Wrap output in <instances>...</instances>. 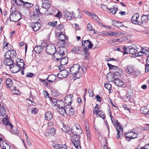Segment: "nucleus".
<instances>
[{"label":"nucleus","mask_w":149,"mask_h":149,"mask_svg":"<svg viewBox=\"0 0 149 149\" xmlns=\"http://www.w3.org/2000/svg\"><path fill=\"white\" fill-rule=\"evenodd\" d=\"M81 129L73 130L71 129V132L74 134L71 137V142L75 148L78 149H81L80 145V137L79 136L82 133Z\"/></svg>","instance_id":"1"},{"label":"nucleus","mask_w":149,"mask_h":149,"mask_svg":"<svg viewBox=\"0 0 149 149\" xmlns=\"http://www.w3.org/2000/svg\"><path fill=\"white\" fill-rule=\"evenodd\" d=\"M110 116L111 117L112 122L113 124L115 127L118 132L116 138L119 139L123 136V128L120 125L118 120H116L115 122L114 121V119L111 115V112H109Z\"/></svg>","instance_id":"2"},{"label":"nucleus","mask_w":149,"mask_h":149,"mask_svg":"<svg viewBox=\"0 0 149 149\" xmlns=\"http://www.w3.org/2000/svg\"><path fill=\"white\" fill-rule=\"evenodd\" d=\"M58 52H55L53 54V59L54 61H58L60 60L62 57L66 54L67 52V49L64 47H61L58 49Z\"/></svg>","instance_id":"3"},{"label":"nucleus","mask_w":149,"mask_h":149,"mask_svg":"<svg viewBox=\"0 0 149 149\" xmlns=\"http://www.w3.org/2000/svg\"><path fill=\"white\" fill-rule=\"evenodd\" d=\"M124 51V54H127L129 53L134 54L137 52V47L136 45H132L126 47L124 46L123 47Z\"/></svg>","instance_id":"4"},{"label":"nucleus","mask_w":149,"mask_h":149,"mask_svg":"<svg viewBox=\"0 0 149 149\" xmlns=\"http://www.w3.org/2000/svg\"><path fill=\"white\" fill-rule=\"evenodd\" d=\"M114 79L113 75H111L109 73L107 74V79L109 82L113 80L115 84L117 86L120 87L124 85V82L120 79Z\"/></svg>","instance_id":"5"},{"label":"nucleus","mask_w":149,"mask_h":149,"mask_svg":"<svg viewBox=\"0 0 149 149\" xmlns=\"http://www.w3.org/2000/svg\"><path fill=\"white\" fill-rule=\"evenodd\" d=\"M21 15L17 11H14L12 12L9 16V19L11 21L16 22L21 18Z\"/></svg>","instance_id":"6"},{"label":"nucleus","mask_w":149,"mask_h":149,"mask_svg":"<svg viewBox=\"0 0 149 149\" xmlns=\"http://www.w3.org/2000/svg\"><path fill=\"white\" fill-rule=\"evenodd\" d=\"M80 68L79 65L78 64L73 65L70 68L69 73L72 75L77 74H79V71Z\"/></svg>","instance_id":"7"},{"label":"nucleus","mask_w":149,"mask_h":149,"mask_svg":"<svg viewBox=\"0 0 149 149\" xmlns=\"http://www.w3.org/2000/svg\"><path fill=\"white\" fill-rule=\"evenodd\" d=\"M46 52L48 54H52L56 51L55 47L53 44H49L46 46Z\"/></svg>","instance_id":"8"},{"label":"nucleus","mask_w":149,"mask_h":149,"mask_svg":"<svg viewBox=\"0 0 149 149\" xmlns=\"http://www.w3.org/2000/svg\"><path fill=\"white\" fill-rule=\"evenodd\" d=\"M8 50L5 52L4 57L5 58H15L16 54L15 51L12 49Z\"/></svg>","instance_id":"9"},{"label":"nucleus","mask_w":149,"mask_h":149,"mask_svg":"<svg viewBox=\"0 0 149 149\" xmlns=\"http://www.w3.org/2000/svg\"><path fill=\"white\" fill-rule=\"evenodd\" d=\"M82 45L84 47V50L85 52V51H86L88 49L92 48L93 45L91 42L89 40L83 41Z\"/></svg>","instance_id":"10"},{"label":"nucleus","mask_w":149,"mask_h":149,"mask_svg":"<svg viewBox=\"0 0 149 149\" xmlns=\"http://www.w3.org/2000/svg\"><path fill=\"white\" fill-rule=\"evenodd\" d=\"M46 44L45 43H42L41 46L38 45L36 46L34 50L35 52L37 53H39L42 52L43 49L45 48Z\"/></svg>","instance_id":"11"},{"label":"nucleus","mask_w":149,"mask_h":149,"mask_svg":"<svg viewBox=\"0 0 149 149\" xmlns=\"http://www.w3.org/2000/svg\"><path fill=\"white\" fill-rule=\"evenodd\" d=\"M68 74V72L65 69L61 70L57 75V77L59 78H64L66 77Z\"/></svg>","instance_id":"12"},{"label":"nucleus","mask_w":149,"mask_h":149,"mask_svg":"<svg viewBox=\"0 0 149 149\" xmlns=\"http://www.w3.org/2000/svg\"><path fill=\"white\" fill-rule=\"evenodd\" d=\"M139 15L137 13H135L133 15L131 18L132 22L135 24H139L141 23L139 20Z\"/></svg>","instance_id":"13"},{"label":"nucleus","mask_w":149,"mask_h":149,"mask_svg":"<svg viewBox=\"0 0 149 149\" xmlns=\"http://www.w3.org/2000/svg\"><path fill=\"white\" fill-rule=\"evenodd\" d=\"M11 71L13 73H16L18 72L20 70V68L16 64H13L10 66Z\"/></svg>","instance_id":"14"},{"label":"nucleus","mask_w":149,"mask_h":149,"mask_svg":"<svg viewBox=\"0 0 149 149\" xmlns=\"http://www.w3.org/2000/svg\"><path fill=\"white\" fill-rule=\"evenodd\" d=\"M41 24L40 23L36 22L31 24V26L34 31H37L41 27Z\"/></svg>","instance_id":"15"},{"label":"nucleus","mask_w":149,"mask_h":149,"mask_svg":"<svg viewBox=\"0 0 149 149\" xmlns=\"http://www.w3.org/2000/svg\"><path fill=\"white\" fill-rule=\"evenodd\" d=\"M4 124L6 125H9L11 129H12L13 126L12 124L9 122L8 119V116L6 115L5 117L3 118L2 120Z\"/></svg>","instance_id":"16"},{"label":"nucleus","mask_w":149,"mask_h":149,"mask_svg":"<svg viewBox=\"0 0 149 149\" xmlns=\"http://www.w3.org/2000/svg\"><path fill=\"white\" fill-rule=\"evenodd\" d=\"M72 52L73 53L81 54L82 52V49L81 47H74L72 49Z\"/></svg>","instance_id":"17"},{"label":"nucleus","mask_w":149,"mask_h":149,"mask_svg":"<svg viewBox=\"0 0 149 149\" xmlns=\"http://www.w3.org/2000/svg\"><path fill=\"white\" fill-rule=\"evenodd\" d=\"M72 97L73 95H68L65 97L64 101L67 104H71Z\"/></svg>","instance_id":"18"},{"label":"nucleus","mask_w":149,"mask_h":149,"mask_svg":"<svg viewBox=\"0 0 149 149\" xmlns=\"http://www.w3.org/2000/svg\"><path fill=\"white\" fill-rule=\"evenodd\" d=\"M66 38L67 37L65 35L63 34L61 32L58 36V39L59 41L63 42V44L65 45V40L66 39Z\"/></svg>","instance_id":"19"},{"label":"nucleus","mask_w":149,"mask_h":149,"mask_svg":"<svg viewBox=\"0 0 149 149\" xmlns=\"http://www.w3.org/2000/svg\"><path fill=\"white\" fill-rule=\"evenodd\" d=\"M134 67L132 65H128L125 68V72L128 74L132 73L134 71Z\"/></svg>","instance_id":"20"},{"label":"nucleus","mask_w":149,"mask_h":149,"mask_svg":"<svg viewBox=\"0 0 149 149\" xmlns=\"http://www.w3.org/2000/svg\"><path fill=\"white\" fill-rule=\"evenodd\" d=\"M146 47H141L140 51L136 54V56H142L144 55L146 56V52H147Z\"/></svg>","instance_id":"21"},{"label":"nucleus","mask_w":149,"mask_h":149,"mask_svg":"<svg viewBox=\"0 0 149 149\" xmlns=\"http://www.w3.org/2000/svg\"><path fill=\"white\" fill-rule=\"evenodd\" d=\"M60 65L58 66V68L61 69V66L65 65L68 63V58L67 57H65L62 58L60 61Z\"/></svg>","instance_id":"22"},{"label":"nucleus","mask_w":149,"mask_h":149,"mask_svg":"<svg viewBox=\"0 0 149 149\" xmlns=\"http://www.w3.org/2000/svg\"><path fill=\"white\" fill-rule=\"evenodd\" d=\"M35 10H34V14L31 16L32 17H37L38 16V14L41 13L40 10V9H39V6L38 5H36L35 7Z\"/></svg>","instance_id":"23"},{"label":"nucleus","mask_w":149,"mask_h":149,"mask_svg":"<svg viewBox=\"0 0 149 149\" xmlns=\"http://www.w3.org/2000/svg\"><path fill=\"white\" fill-rule=\"evenodd\" d=\"M63 14L65 18L69 20H70L71 19L73 16L72 13L67 11L64 12Z\"/></svg>","instance_id":"24"},{"label":"nucleus","mask_w":149,"mask_h":149,"mask_svg":"<svg viewBox=\"0 0 149 149\" xmlns=\"http://www.w3.org/2000/svg\"><path fill=\"white\" fill-rule=\"evenodd\" d=\"M125 134V135H128L130 138V139H132L136 138L138 136V134L137 133L133 132L126 133Z\"/></svg>","instance_id":"25"},{"label":"nucleus","mask_w":149,"mask_h":149,"mask_svg":"<svg viewBox=\"0 0 149 149\" xmlns=\"http://www.w3.org/2000/svg\"><path fill=\"white\" fill-rule=\"evenodd\" d=\"M6 59L3 62L7 66L12 65L13 64V60L11 58H6Z\"/></svg>","instance_id":"26"},{"label":"nucleus","mask_w":149,"mask_h":149,"mask_svg":"<svg viewBox=\"0 0 149 149\" xmlns=\"http://www.w3.org/2000/svg\"><path fill=\"white\" fill-rule=\"evenodd\" d=\"M50 5L49 2L47 0H43L42 6L43 8L46 9L49 7Z\"/></svg>","instance_id":"27"},{"label":"nucleus","mask_w":149,"mask_h":149,"mask_svg":"<svg viewBox=\"0 0 149 149\" xmlns=\"http://www.w3.org/2000/svg\"><path fill=\"white\" fill-rule=\"evenodd\" d=\"M56 79V76L54 74L48 76L47 80L49 82L52 83Z\"/></svg>","instance_id":"28"},{"label":"nucleus","mask_w":149,"mask_h":149,"mask_svg":"<svg viewBox=\"0 0 149 149\" xmlns=\"http://www.w3.org/2000/svg\"><path fill=\"white\" fill-rule=\"evenodd\" d=\"M148 17H149L148 15H143L141 17V23L143 24H146L148 20Z\"/></svg>","instance_id":"29"},{"label":"nucleus","mask_w":149,"mask_h":149,"mask_svg":"<svg viewBox=\"0 0 149 149\" xmlns=\"http://www.w3.org/2000/svg\"><path fill=\"white\" fill-rule=\"evenodd\" d=\"M62 124L63 126V127L62 128L63 131L66 133H68L69 132L70 130H71L70 127L64 123H62Z\"/></svg>","instance_id":"30"},{"label":"nucleus","mask_w":149,"mask_h":149,"mask_svg":"<svg viewBox=\"0 0 149 149\" xmlns=\"http://www.w3.org/2000/svg\"><path fill=\"white\" fill-rule=\"evenodd\" d=\"M57 106L58 107L57 109L58 108V109H63L64 108V103L63 101H59V102H58Z\"/></svg>","instance_id":"31"},{"label":"nucleus","mask_w":149,"mask_h":149,"mask_svg":"<svg viewBox=\"0 0 149 149\" xmlns=\"http://www.w3.org/2000/svg\"><path fill=\"white\" fill-rule=\"evenodd\" d=\"M3 46L4 49H5L8 50L11 49L12 48V46L11 45L8 43L6 41H4L3 43Z\"/></svg>","instance_id":"32"},{"label":"nucleus","mask_w":149,"mask_h":149,"mask_svg":"<svg viewBox=\"0 0 149 149\" xmlns=\"http://www.w3.org/2000/svg\"><path fill=\"white\" fill-rule=\"evenodd\" d=\"M67 105L65 106L63 109V110L64 112L66 111H70V112H73L72 111H74L73 108L72 107H70V105L67 104Z\"/></svg>","instance_id":"33"},{"label":"nucleus","mask_w":149,"mask_h":149,"mask_svg":"<svg viewBox=\"0 0 149 149\" xmlns=\"http://www.w3.org/2000/svg\"><path fill=\"white\" fill-rule=\"evenodd\" d=\"M123 24L122 22H120L116 20H114L113 23V26L118 28H120L122 26Z\"/></svg>","instance_id":"34"},{"label":"nucleus","mask_w":149,"mask_h":149,"mask_svg":"<svg viewBox=\"0 0 149 149\" xmlns=\"http://www.w3.org/2000/svg\"><path fill=\"white\" fill-rule=\"evenodd\" d=\"M52 117V115L51 112H46L45 117L46 120L48 121L50 120Z\"/></svg>","instance_id":"35"},{"label":"nucleus","mask_w":149,"mask_h":149,"mask_svg":"<svg viewBox=\"0 0 149 149\" xmlns=\"http://www.w3.org/2000/svg\"><path fill=\"white\" fill-rule=\"evenodd\" d=\"M6 84L9 88L11 87L13 85L12 80L10 78H8L6 81Z\"/></svg>","instance_id":"36"},{"label":"nucleus","mask_w":149,"mask_h":149,"mask_svg":"<svg viewBox=\"0 0 149 149\" xmlns=\"http://www.w3.org/2000/svg\"><path fill=\"white\" fill-rule=\"evenodd\" d=\"M20 62H17V63L16 64L20 68V69H24V67L25 64L23 62V60L22 59L20 60Z\"/></svg>","instance_id":"37"},{"label":"nucleus","mask_w":149,"mask_h":149,"mask_svg":"<svg viewBox=\"0 0 149 149\" xmlns=\"http://www.w3.org/2000/svg\"><path fill=\"white\" fill-rule=\"evenodd\" d=\"M94 114H95L97 116V117H100L104 119L105 118V115L104 112H93Z\"/></svg>","instance_id":"38"},{"label":"nucleus","mask_w":149,"mask_h":149,"mask_svg":"<svg viewBox=\"0 0 149 149\" xmlns=\"http://www.w3.org/2000/svg\"><path fill=\"white\" fill-rule=\"evenodd\" d=\"M15 2V3L19 5H24V2L22 0H15V1L13 0L11 1V3Z\"/></svg>","instance_id":"39"},{"label":"nucleus","mask_w":149,"mask_h":149,"mask_svg":"<svg viewBox=\"0 0 149 149\" xmlns=\"http://www.w3.org/2000/svg\"><path fill=\"white\" fill-rule=\"evenodd\" d=\"M120 34V32H111V33H110L109 36L117 37L119 36Z\"/></svg>","instance_id":"40"},{"label":"nucleus","mask_w":149,"mask_h":149,"mask_svg":"<svg viewBox=\"0 0 149 149\" xmlns=\"http://www.w3.org/2000/svg\"><path fill=\"white\" fill-rule=\"evenodd\" d=\"M50 102L52 105H57L58 102H59V101H57L56 99L54 98L50 99Z\"/></svg>","instance_id":"41"},{"label":"nucleus","mask_w":149,"mask_h":149,"mask_svg":"<svg viewBox=\"0 0 149 149\" xmlns=\"http://www.w3.org/2000/svg\"><path fill=\"white\" fill-rule=\"evenodd\" d=\"M104 86L106 88L109 90V91H110V93H112L111 90V85L109 83H107L106 84H104Z\"/></svg>","instance_id":"42"},{"label":"nucleus","mask_w":149,"mask_h":149,"mask_svg":"<svg viewBox=\"0 0 149 149\" xmlns=\"http://www.w3.org/2000/svg\"><path fill=\"white\" fill-rule=\"evenodd\" d=\"M24 5L26 8L31 7L33 6V4L31 3H29L27 2H24Z\"/></svg>","instance_id":"43"},{"label":"nucleus","mask_w":149,"mask_h":149,"mask_svg":"<svg viewBox=\"0 0 149 149\" xmlns=\"http://www.w3.org/2000/svg\"><path fill=\"white\" fill-rule=\"evenodd\" d=\"M107 65L110 69L115 70L118 68V66L112 65L111 64L109 63H107Z\"/></svg>","instance_id":"44"},{"label":"nucleus","mask_w":149,"mask_h":149,"mask_svg":"<svg viewBox=\"0 0 149 149\" xmlns=\"http://www.w3.org/2000/svg\"><path fill=\"white\" fill-rule=\"evenodd\" d=\"M4 143H5L4 146L3 145V146H2L1 145H0L1 147L2 148V149H10V146H9L8 144H7L5 142Z\"/></svg>","instance_id":"45"},{"label":"nucleus","mask_w":149,"mask_h":149,"mask_svg":"<svg viewBox=\"0 0 149 149\" xmlns=\"http://www.w3.org/2000/svg\"><path fill=\"white\" fill-rule=\"evenodd\" d=\"M53 147L55 149H59L61 148V147L62 146V144H53Z\"/></svg>","instance_id":"46"},{"label":"nucleus","mask_w":149,"mask_h":149,"mask_svg":"<svg viewBox=\"0 0 149 149\" xmlns=\"http://www.w3.org/2000/svg\"><path fill=\"white\" fill-rule=\"evenodd\" d=\"M141 110L143 112H149L148 105L142 107L141 109Z\"/></svg>","instance_id":"47"},{"label":"nucleus","mask_w":149,"mask_h":149,"mask_svg":"<svg viewBox=\"0 0 149 149\" xmlns=\"http://www.w3.org/2000/svg\"><path fill=\"white\" fill-rule=\"evenodd\" d=\"M91 17L93 19L97 22V21L98 19V17L94 13H91Z\"/></svg>","instance_id":"48"},{"label":"nucleus","mask_w":149,"mask_h":149,"mask_svg":"<svg viewBox=\"0 0 149 149\" xmlns=\"http://www.w3.org/2000/svg\"><path fill=\"white\" fill-rule=\"evenodd\" d=\"M110 12L113 14H115L117 10V8H116L114 7L110 9Z\"/></svg>","instance_id":"49"},{"label":"nucleus","mask_w":149,"mask_h":149,"mask_svg":"<svg viewBox=\"0 0 149 149\" xmlns=\"http://www.w3.org/2000/svg\"><path fill=\"white\" fill-rule=\"evenodd\" d=\"M100 106H98L97 104H96V106L95 107L94 109L93 112H101V111L100 109Z\"/></svg>","instance_id":"50"},{"label":"nucleus","mask_w":149,"mask_h":149,"mask_svg":"<svg viewBox=\"0 0 149 149\" xmlns=\"http://www.w3.org/2000/svg\"><path fill=\"white\" fill-rule=\"evenodd\" d=\"M50 133L52 135H54L55 134V130L54 128L51 129L49 131Z\"/></svg>","instance_id":"51"},{"label":"nucleus","mask_w":149,"mask_h":149,"mask_svg":"<svg viewBox=\"0 0 149 149\" xmlns=\"http://www.w3.org/2000/svg\"><path fill=\"white\" fill-rule=\"evenodd\" d=\"M88 92L89 93V95L90 96H91L92 97H93L94 96V93H93V91L91 89H89L88 90Z\"/></svg>","instance_id":"52"},{"label":"nucleus","mask_w":149,"mask_h":149,"mask_svg":"<svg viewBox=\"0 0 149 149\" xmlns=\"http://www.w3.org/2000/svg\"><path fill=\"white\" fill-rule=\"evenodd\" d=\"M57 23V22L56 21H54L51 22H49L48 24L52 27H54L56 25Z\"/></svg>","instance_id":"53"},{"label":"nucleus","mask_w":149,"mask_h":149,"mask_svg":"<svg viewBox=\"0 0 149 149\" xmlns=\"http://www.w3.org/2000/svg\"><path fill=\"white\" fill-rule=\"evenodd\" d=\"M74 127H72L71 129H72L73 130H75V129H77V130H79V129H81L80 126L78 125L77 124L75 125Z\"/></svg>","instance_id":"54"},{"label":"nucleus","mask_w":149,"mask_h":149,"mask_svg":"<svg viewBox=\"0 0 149 149\" xmlns=\"http://www.w3.org/2000/svg\"><path fill=\"white\" fill-rule=\"evenodd\" d=\"M145 72H148L149 71V64L146 63V64L145 65Z\"/></svg>","instance_id":"55"},{"label":"nucleus","mask_w":149,"mask_h":149,"mask_svg":"<svg viewBox=\"0 0 149 149\" xmlns=\"http://www.w3.org/2000/svg\"><path fill=\"white\" fill-rule=\"evenodd\" d=\"M87 28L88 30L89 31H91L93 30L92 26L90 24H88Z\"/></svg>","instance_id":"56"},{"label":"nucleus","mask_w":149,"mask_h":149,"mask_svg":"<svg viewBox=\"0 0 149 149\" xmlns=\"http://www.w3.org/2000/svg\"><path fill=\"white\" fill-rule=\"evenodd\" d=\"M26 140L27 143L29 145V146H31V144L30 142L29 139L27 136H26Z\"/></svg>","instance_id":"57"},{"label":"nucleus","mask_w":149,"mask_h":149,"mask_svg":"<svg viewBox=\"0 0 149 149\" xmlns=\"http://www.w3.org/2000/svg\"><path fill=\"white\" fill-rule=\"evenodd\" d=\"M62 116H64L65 115H70V112H58Z\"/></svg>","instance_id":"58"},{"label":"nucleus","mask_w":149,"mask_h":149,"mask_svg":"<svg viewBox=\"0 0 149 149\" xmlns=\"http://www.w3.org/2000/svg\"><path fill=\"white\" fill-rule=\"evenodd\" d=\"M89 54L88 52H85L84 54V57L86 59H89Z\"/></svg>","instance_id":"59"},{"label":"nucleus","mask_w":149,"mask_h":149,"mask_svg":"<svg viewBox=\"0 0 149 149\" xmlns=\"http://www.w3.org/2000/svg\"><path fill=\"white\" fill-rule=\"evenodd\" d=\"M123 107L124 108V109L125 110V111H129V112H130V110L129 108L127 107V106L125 104V105H124L123 106Z\"/></svg>","instance_id":"60"},{"label":"nucleus","mask_w":149,"mask_h":149,"mask_svg":"<svg viewBox=\"0 0 149 149\" xmlns=\"http://www.w3.org/2000/svg\"><path fill=\"white\" fill-rule=\"evenodd\" d=\"M44 94L45 96L46 97H48L49 96V94L47 93L46 91H44Z\"/></svg>","instance_id":"61"},{"label":"nucleus","mask_w":149,"mask_h":149,"mask_svg":"<svg viewBox=\"0 0 149 149\" xmlns=\"http://www.w3.org/2000/svg\"><path fill=\"white\" fill-rule=\"evenodd\" d=\"M6 111V110H5V108L3 106H2L1 107H0V112H4Z\"/></svg>","instance_id":"62"},{"label":"nucleus","mask_w":149,"mask_h":149,"mask_svg":"<svg viewBox=\"0 0 149 149\" xmlns=\"http://www.w3.org/2000/svg\"><path fill=\"white\" fill-rule=\"evenodd\" d=\"M12 92L14 94H18V91L17 90L13 89L12 90Z\"/></svg>","instance_id":"63"},{"label":"nucleus","mask_w":149,"mask_h":149,"mask_svg":"<svg viewBox=\"0 0 149 149\" xmlns=\"http://www.w3.org/2000/svg\"><path fill=\"white\" fill-rule=\"evenodd\" d=\"M143 114L145 115L146 117L149 118V112H143Z\"/></svg>","instance_id":"64"}]
</instances>
